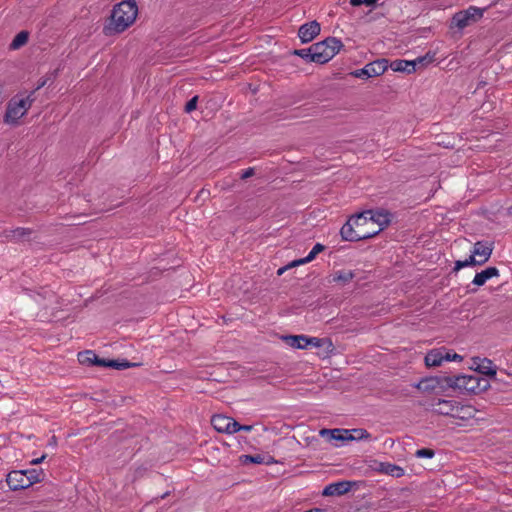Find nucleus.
<instances>
[{
  "instance_id": "f257e3e1",
  "label": "nucleus",
  "mask_w": 512,
  "mask_h": 512,
  "mask_svg": "<svg viewBox=\"0 0 512 512\" xmlns=\"http://www.w3.org/2000/svg\"><path fill=\"white\" fill-rule=\"evenodd\" d=\"M369 214H371L370 211H363L351 216L340 230L342 239L356 242L378 235L381 228L373 227V222H370L368 217Z\"/></svg>"
},
{
  "instance_id": "f03ea898",
  "label": "nucleus",
  "mask_w": 512,
  "mask_h": 512,
  "mask_svg": "<svg viewBox=\"0 0 512 512\" xmlns=\"http://www.w3.org/2000/svg\"><path fill=\"white\" fill-rule=\"evenodd\" d=\"M138 13L135 2L123 1L112 10L110 21L104 26L106 36L121 33L134 23Z\"/></svg>"
},
{
  "instance_id": "7ed1b4c3",
  "label": "nucleus",
  "mask_w": 512,
  "mask_h": 512,
  "mask_svg": "<svg viewBox=\"0 0 512 512\" xmlns=\"http://www.w3.org/2000/svg\"><path fill=\"white\" fill-rule=\"evenodd\" d=\"M447 387L458 389L462 392L477 394L485 391L489 383L487 380L481 379L473 375H455L448 376L443 379Z\"/></svg>"
},
{
  "instance_id": "20e7f679",
  "label": "nucleus",
  "mask_w": 512,
  "mask_h": 512,
  "mask_svg": "<svg viewBox=\"0 0 512 512\" xmlns=\"http://www.w3.org/2000/svg\"><path fill=\"white\" fill-rule=\"evenodd\" d=\"M343 43L335 38L328 37L323 41L311 45L314 63L324 64L330 61L343 48Z\"/></svg>"
},
{
  "instance_id": "39448f33",
  "label": "nucleus",
  "mask_w": 512,
  "mask_h": 512,
  "mask_svg": "<svg viewBox=\"0 0 512 512\" xmlns=\"http://www.w3.org/2000/svg\"><path fill=\"white\" fill-rule=\"evenodd\" d=\"M484 10L470 6L466 10L459 11L452 17V26L462 30L479 21L483 17Z\"/></svg>"
},
{
  "instance_id": "423d86ee",
  "label": "nucleus",
  "mask_w": 512,
  "mask_h": 512,
  "mask_svg": "<svg viewBox=\"0 0 512 512\" xmlns=\"http://www.w3.org/2000/svg\"><path fill=\"white\" fill-rule=\"evenodd\" d=\"M388 69V60L385 58L377 59L366 64L362 69L351 72L356 78L367 79L370 77L380 76Z\"/></svg>"
},
{
  "instance_id": "0eeeda50",
  "label": "nucleus",
  "mask_w": 512,
  "mask_h": 512,
  "mask_svg": "<svg viewBox=\"0 0 512 512\" xmlns=\"http://www.w3.org/2000/svg\"><path fill=\"white\" fill-rule=\"evenodd\" d=\"M29 109L28 102L19 100L18 97H13L7 105L4 121L8 124H15L23 117Z\"/></svg>"
},
{
  "instance_id": "6e6552de",
  "label": "nucleus",
  "mask_w": 512,
  "mask_h": 512,
  "mask_svg": "<svg viewBox=\"0 0 512 512\" xmlns=\"http://www.w3.org/2000/svg\"><path fill=\"white\" fill-rule=\"evenodd\" d=\"M6 481L10 489L14 491L26 489L32 485L31 480L26 478V474L23 472V470L11 471L7 475Z\"/></svg>"
},
{
  "instance_id": "1a4fd4ad",
  "label": "nucleus",
  "mask_w": 512,
  "mask_h": 512,
  "mask_svg": "<svg viewBox=\"0 0 512 512\" xmlns=\"http://www.w3.org/2000/svg\"><path fill=\"white\" fill-rule=\"evenodd\" d=\"M320 31V24L316 20H313L300 26L298 36L302 43H308L316 38Z\"/></svg>"
},
{
  "instance_id": "9d476101",
  "label": "nucleus",
  "mask_w": 512,
  "mask_h": 512,
  "mask_svg": "<svg viewBox=\"0 0 512 512\" xmlns=\"http://www.w3.org/2000/svg\"><path fill=\"white\" fill-rule=\"evenodd\" d=\"M211 424L214 429L220 433L233 434L235 420L225 415H214L211 418Z\"/></svg>"
},
{
  "instance_id": "9b49d317",
  "label": "nucleus",
  "mask_w": 512,
  "mask_h": 512,
  "mask_svg": "<svg viewBox=\"0 0 512 512\" xmlns=\"http://www.w3.org/2000/svg\"><path fill=\"white\" fill-rule=\"evenodd\" d=\"M472 362L473 366H475V370L478 373L489 376L491 378H494L496 376V366L490 359L473 357Z\"/></svg>"
},
{
  "instance_id": "f8f14e48",
  "label": "nucleus",
  "mask_w": 512,
  "mask_h": 512,
  "mask_svg": "<svg viewBox=\"0 0 512 512\" xmlns=\"http://www.w3.org/2000/svg\"><path fill=\"white\" fill-rule=\"evenodd\" d=\"M450 358V352L445 349H433L425 356V364L427 367H437L442 364L444 359Z\"/></svg>"
},
{
  "instance_id": "ddd939ff",
  "label": "nucleus",
  "mask_w": 512,
  "mask_h": 512,
  "mask_svg": "<svg viewBox=\"0 0 512 512\" xmlns=\"http://www.w3.org/2000/svg\"><path fill=\"white\" fill-rule=\"evenodd\" d=\"M352 487V482L350 481H339L336 483H331L327 485L322 494L324 496H341L345 493L349 492Z\"/></svg>"
},
{
  "instance_id": "4468645a",
  "label": "nucleus",
  "mask_w": 512,
  "mask_h": 512,
  "mask_svg": "<svg viewBox=\"0 0 512 512\" xmlns=\"http://www.w3.org/2000/svg\"><path fill=\"white\" fill-rule=\"evenodd\" d=\"M446 376L429 377L421 380L417 384V388L423 392L434 391L437 388L447 387L446 382L443 380Z\"/></svg>"
},
{
  "instance_id": "2eb2a0df",
  "label": "nucleus",
  "mask_w": 512,
  "mask_h": 512,
  "mask_svg": "<svg viewBox=\"0 0 512 512\" xmlns=\"http://www.w3.org/2000/svg\"><path fill=\"white\" fill-rule=\"evenodd\" d=\"M371 214L368 215L370 222H373V227L381 228V231L390 224V213L384 210H369Z\"/></svg>"
},
{
  "instance_id": "dca6fc26",
  "label": "nucleus",
  "mask_w": 512,
  "mask_h": 512,
  "mask_svg": "<svg viewBox=\"0 0 512 512\" xmlns=\"http://www.w3.org/2000/svg\"><path fill=\"white\" fill-rule=\"evenodd\" d=\"M458 402L453 400L437 399L432 403L433 411L439 415L453 416L455 406Z\"/></svg>"
},
{
  "instance_id": "f3484780",
  "label": "nucleus",
  "mask_w": 512,
  "mask_h": 512,
  "mask_svg": "<svg viewBox=\"0 0 512 512\" xmlns=\"http://www.w3.org/2000/svg\"><path fill=\"white\" fill-rule=\"evenodd\" d=\"M493 251V243L486 241H478L474 244L473 250L471 251L474 256L478 257L479 260H483L486 263L491 257Z\"/></svg>"
},
{
  "instance_id": "a211bd4d",
  "label": "nucleus",
  "mask_w": 512,
  "mask_h": 512,
  "mask_svg": "<svg viewBox=\"0 0 512 512\" xmlns=\"http://www.w3.org/2000/svg\"><path fill=\"white\" fill-rule=\"evenodd\" d=\"M375 469L378 472L400 478L404 475V469L398 465L386 463V462H379Z\"/></svg>"
},
{
  "instance_id": "6ab92c4d",
  "label": "nucleus",
  "mask_w": 512,
  "mask_h": 512,
  "mask_svg": "<svg viewBox=\"0 0 512 512\" xmlns=\"http://www.w3.org/2000/svg\"><path fill=\"white\" fill-rule=\"evenodd\" d=\"M499 276V270L496 267H488L485 270L477 273L472 281L476 286H482L487 280Z\"/></svg>"
},
{
  "instance_id": "aec40b11",
  "label": "nucleus",
  "mask_w": 512,
  "mask_h": 512,
  "mask_svg": "<svg viewBox=\"0 0 512 512\" xmlns=\"http://www.w3.org/2000/svg\"><path fill=\"white\" fill-rule=\"evenodd\" d=\"M32 232L33 231L30 228L18 227L11 230H5L3 232V235L7 240L19 241L21 239L29 237L32 234Z\"/></svg>"
},
{
  "instance_id": "412c9836",
  "label": "nucleus",
  "mask_w": 512,
  "mask_h": 512,
  "mask_svg": "<svg viewBox=\"0 0 512 512\" xmlns=\"http://www.w3.org/2000/svg\"><path fill=\"white\" fill-rule=\"evenodd\" d=\"M388 67H390L395 72L412 73L416 71L414 62L403 59H397L392 61L390 64L388 63Z\"/></svg>"
},
{
  "instance_id": "4be33fe9",
  "label": "nucleus",
  "mask_w": 512,
  "mask_h": 512,
  "mask_svg": "<svg viewBox=\"0 0 512 512\" xmlns=\"http://www.w3.org/2000/svg\"><path fill=\"white\" fill-rule=\"evenodd\" d=\"M306 343H307V347L309 345L317 347V348L325 347L326 354L330 353L334 349V346H333L331 340L328 338H317V337L306 336Z\"/></svg>"
},
{
  "instance_id": "5701e85b",
  "label": "nucleus",
  "mask_w": 512,
  "mask_h": 512,
  "mask_svg": "<svg viewBox=\"0 0 512 512\" xmlns=\"http://www.w3.org/2000/svg\"><path fill=\"white\" fill-rule=\"evenodd\" d=\"M243 463H254V464H265L270 465L273 463H276L274 458L268 454L262 455V454H256V455H244Z\"/></svg>"
},
{
  "instance_id": "b1692460",
  "label": "nucleus",
  "mask_w": 512,
  "mask_h": 512,
  "mask_svg": "<svg viewBox=\"0 0 512 512\" xmlns=\"http://www.w3.org/2000/svg\"><path fill=\"white\" fill-rule=\"evenodd\" d=\"M474 415V409L471 406L466 405H460V403L455 406L454 412H453V418L456 419H469L472 418Z\"/></svg>"
},
{
  "instance_id": "393cba45",
  "label": "nucleus",
  "mask_w": 512,
  "mask_h": 512,
  "mask_svg": "<svg viewBox=\"0 0 512 512\" xmlns=\"http://www.w3.org/2000/svg\"><path fill=\"white\" fill-rule=\"evenodd\" d=\"M284 340L290 347L297 349L307 348L306 335H289L285 336Z\"/></svg>"
},
{
  "instance_id": "a878e982",
  "label": "nucleus",
  "mask_w": 512,
  "mask_h": 512,
  "mask_svg": "<svg viewBox=\"0 0 512 512\" xmlns=\"http://www.w3.org/2000/svg\"><path fill=\"white\" fill-rule=\"evenodd\" d=\"M324 249V245L317 243L305 258L292 261V265H302L311 262L316 257V255L324 251Z\"/></svg>"
},
{
  "instance_id": "bb28decb",
  "label": "nucleus",
  "mask_w": 512,
  "mask_h": 512,
  "mask_svg": "<svg viewBox=\"0 0 512 512\" xmlns=\"http://www.w3.org/2000/svg\"><path fill=\"white\" fill-rule=\"evenodd\" d=\"M29 39V33L27 31H20L12 40L10 44V48L13 50H17L24 46Z\"/></svg>"
},
{
  "instance_id": "cd10ccee",
  "label": "nucleus",
  "mask_w": 512,
  "mask_h": 512,
  "mask_svg": "<svg viewBox=\"0 0 512 512\" xmlns=\"http://www.w3.org/2000/svg\"><path fill=\"white\" fill-rule=\"evenodd\" d=\"M347 441L369 439L370 433L362 428L348 430Z\"/></svg>"
},
{
  "instance_id": "c85d7f7f",
  "label": "nucleus",
  "mask_w": 512,
  "mask_h": 512,
  "mask_svg": "<svg viewBox=\"0 0 512 512\" xmlns=\"http://www.w3.org/2000/svg\"><path fill=\"white\" fill-rule=\"evenodd\" d=\"M23 472L26 474V478H28V480H31L32 484L42 481L45 476L42 469L33 468L23 470Z\"/></svg>"
},
{
  "instance_id": "c756f323",
  "label": "nucleus",
  "mask_w": 512,
  "mask_h": 512,
  "mask_svg": "<svg viewBox=\"0 0 512 512\" xmlns=\"http://www.w3.org/2000/svg\"><path fill=\"white\" fill-rule=\"evenodd\" d=\"M136 363L128 362L127 360H109L107 362L108 368H113L117 370H124L133 366H136Z\"/></svg>"
},
{
  "instance_id": "7c9ffc66",
  "label": "nucleus",
  "mask_w": 512,
  "mask_h": 512,
  "mask_svg": "<svg viewBox=\"0 0 512 512\" xmlns=\"http://www.w3.org/2000/svg\"><path fill=\"white\" fill-rule=\"evenodd\" d=\"M354 273L352 271H338L333 276L334 282H341L343 285L347 284L354 278Z\"/></svg>"
},
{
  "instance_id": "2f4dec72",
  "label": "nucleus",
  "mask_w": 512,
  "mask_h": 512,
  "mask_svg": "<svg viewBox=\"0 0 512 512\" xmlns=\"http://www.w3.org/2000/svg\"><path fill=\"white\" fill-rule=\"evenodd\" d=\"M434 60V54L427 53L425 56L418 57L414 60H411V62L415 63V70H417L420 67H425L428 64L432 63Z\"/></svg>"
},
{
  "instance_id": "473e14b6",
  "label": "nucleus",
  "mask_w": 512,
  "mask_h": 512,
  "mask_svg": "<svg viewBox=\"0 0 512 512\" xmlns=\"http://www.w3.org/2000/svg\"><path fill=\"white\" fill-rule=\"evenodd\" d=\"M96 359V354L93 351L87 350L78 354V360L81 364H93Z\"/></svg>"
},
{
  "instance_id": "72a5a7b5",
  "label": "nucleus",
  "mask_w": 512,
  "mask_h": 512,
  "mask_svg": "<svg viewBox=\"0 0 512 512\" xmlns=\"http://www.w3.org/2000/svg\"><path fill=\"white\" fill-rule=\"evenodd\" d=\"M347 434H348L347 429H341V428L332 429L329 441L336 440V441L345 442V441H347V438H346Z\"/></svg>"
},
{
  "instance_id": "f704fd0d",
  "label": "nucleus",
  "mask_w": 512,
  "mask_h": 512,
  "mask_svg": "<svg viewBox=\"0 0 512 512\" xmlns=\"http://www.w3.org/2000/svg\"><path fill=\"white\" fill-rule=\"evenodd\" d=\"M294 55H297L304 59L306 62H314L313 52L311 47L305 49H298L293 51Z\"/></svg>"
},
{
  "instance_id": "c9c22d12",
  "label": "nucleus",
  "mask_w": 512,
  "mask_h": 512,
  "mask_svg": "<svg viewBox=\"0 0 512 512\" xmlns=\"http://www.w3.org/2000/svg\"><path fill=\"white\" fill-rule=\"evenodd\" d=\"M435 455L433 449L422 448L416 451L415 456L418 458H432Z\"/></svg>"
},
{
  "instance_id": "e433bc0d",
  "label": "nucleus",
  "mask_w": 512,
  "mask_h": 512,
  "mask_svg": "<svg viewBox=\"0 0 512 512\" xmlns=\"http://www.w3.org/2000/svg\"><path fill=\"white\" fill-rule=\"evenodd\" d=\"M198 96L192 97L185 105V112L190 113L197 107Z\"/></svg>"
},
{
  "instance_id": "4c0bfd02",
  "label": "nucleus",
  "mask_w": 512,
  "mask_h": 512,
  "mask_svg": "<svg viewBox=\"0 0 512 512\" xmlns=\"http://www.w3.org/2000/svg\"><path fill=\"white\" fill-rule=\"evenodd\" d=\"M465 263H466V267L467 266H479V265H483V260H479L476 256H474V254L471 252V255L469 256L468 259L465 260Z\"/></svg>"
},
{
  "instance_id": "58836bf2",
  "label": "nucleus",
  "mask_w": 512,
  "mask_h": 512,
  "mask_svg": "<svg viewBox=\"0 0 512 512\" xmlns=\"http://www.w3.org/2000/svg\"><path fill=\"white\" fill-rule=\"evenodd\" d=\"M376 3V0H350L352 6H360L365 4L366 6H372Z\"/></svg>"
},
{
  "instance_id": "ea45409f",
  "label": "nucleus",
  "mask_w": 512,
  "mask_h": 512,
  "mask_svg": "<svg viewBox=\"0 0 512 512\" xmlns=\"http://www.w3.org/2000/svg\"><path fill=\"white\" fill-rule=\"evenodd\" d=\"M235 428L233 429V434L238 432V431H246V432H249L252 430V426L251 425H241L239 424L236 420H235Z\"/></svg>"
},
{
  "instance_id": "a19ab883",
  "label": "nucleus",
  "mask_w": 512,
  "mask_h": 512,
  "mask_svg": "<svg viewBox=\"0 0 512 512\" xmlns=\"http://www.w3.org/2000/svg\"><path fill=\"white\" fill-rule=\"evenodd\" d=\"M35 92L36 90L31 91L25 98H19V100L23 102H28L29 108L31 107L32 103L35 101Z\"/></svg>"
},
{
  "instance_id": "79ce46f5",
  "label": "nucleus",
  "mask_w": 512,
  "mask_h": 512,
  "mask_svg": "<svg viewBox=\"0 0 512 512\" xmlns=\"http://www.w3.org/2000/svg\"><path fill=\"white\" fill-rule=\"evenodd\" d=\"M255 175V169L254 168H248L241 174V179L246 180L252 176Z\"/></svg>"
},
{
  "instance_id": "37998d69",
  "label": "nucleus",
  "mask_w": 512,
  "mask_h": 512,
  "mask_svg": "<svg viewBox=\"0 0 512 512\" xmlns=\"http://www.w3.org/2000/svg\"><path fill=\"white\" fill-rule=\"evenodd\" d=\"M331 432H332V429L323 428L319 431V435L323 438H326L329 441Z\"/></svg>"
},
{
  "instance_id": "c03bdc74",
  "label": "nucleus",
  "mask_w": 512,
  "mask_h": 512,
  "mask_svg": "<svg viewBox=\"0 0 512 512\" xmlns=\"http://www.w3.org/2000/svg\"><path fill=\"white\" fill-rule=\"evenodd\" d=\"M109 360L107 359H103V358H99L97 355H96V359L94 361V365H97V366H102V367H107V362Z\"/></svg>"
},
{
  "instance_id": "a18cd8bd",
  "label": "nucleus",
  "mask_w": 512,
  "mask_h": 512,
  "mask_svg": "<svg viewBox=\"0 0 512 512\" xmlns=\"http://www.w3.org/2000/svg\"><path fill=\"white\" fill-rule=\"evenodd\" d=\"M296 266L297 265H292V262H290L286 266L279 268L278 271H277V275L281 276L286 270H288L290 268H293V267H296Z\"/></svg>"
},
{
  "instance_id": "49530a36",
  "label": "nucleus",
  "mask_w": 512,
  "mask_h": 512,
  "mask_svg": "<svg viewBox=\"0 0 512 512\" xmlns=\"http://www.w3.org/2000/svg\"><path fill=\"white\" fill-rule=\"evenodd\" d=\"M464 267H466L465 260L464 261L458 260L455 262L454 271H459L461 268H464Z\"/></svg>"
},
{
  "instance_id": "de8ad7c7",
  "label": "nucleus",
  "mask_w": 512,
  "mask_h": 512,
  "mask_svg": "<svg viewBox=\"0 0 512 512\" xmlns=\"http://www.w3.org/2000/svg\"><path fill=\"white\" fill-rule=\"evenodd\" d=\"M446 361H461L462 360V356H460L459 354L457 353H450V358L449 359H445Z\"/></svg>"
},
{
  "instance_id": "09e8293b",
  "label": "nucleus",
  "mask_w": 512,
  "mask_h": 512,
  "mask_svg": "<svg viewBox=\"0 0 512 512\" xmlns=\"http://www.w3.org/2000/svg\"><path fill=\"white\" fill-rule=\"evenodd\" d=\"M46 83H47V79H45V78L40 79L35 90L37 91V90L41 89L42 87H44L46 85Z\"/></svg>"
},
{
  "instance_id": "8fccbe9b",
  "label": "nucleus",
  "mask_w": 512,
  "mask_h": 512,
  "mask_svg": "<svg viewBox=\"0 0 512 512\" xmlns=\"http://www.w3.org/2000/svg\"><path fill=\"white\" fill-rule=\"evenodd\" d=\"M46 455H42L40 458L31 461L32 464H39L45 459Z\"/></svg>"
}]
</instances>
